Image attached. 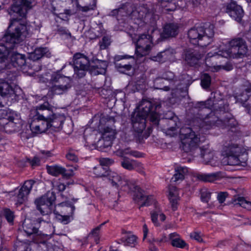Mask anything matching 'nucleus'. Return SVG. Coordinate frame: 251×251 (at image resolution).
Segmentation results:
<instances>
[{
	"label": "nucleus",
	"mask_w": 251,
	"mask_h": 251,
	"mask_svg": "<svg viewBox=\"0 0 251 251\" xmlns=\"http://www.w3.org/2000/svg\"><path fill=\"white\" fill-rule=\"evenodd\" d=\"M248 50L243 39L235 38L230 40L227 45L222 44L217 47L213 53H208L205 59V64L207 66L213 68L216 71L221 69L229 71L233 69L232 64L228 62L222 65L221 60L224 58H242L247 54Z\"/></svg>",
	"instance_id": "f257e3e1"
},
{
	"label": "nucleus",
	"mask_w": 251,
	"mask_h": 251,
	"mask_svg": "<svg viewBox=\"0 0 251 251\" xmlns=\"http://www.w3.org/2000/svg\"><path fill=\"white\" fill-rule=\"evenodd\" d=\"M109 180L112 185L117 189H121L128 193L134 192L133 196L134 201L140 205V207L144 206H149L153 204L155 209L151 212V220L154 225L158 226L160 225L157 219L158 216L161 222L166 219L165 215L161 212L159 207L157 206V202L152 196H147L135 184L125 177L122 178L115 172H111L108 174Z\"/></svg>",
	"instance_id": "f03ea898"
},
{
	"label": "nucleus",
	"mask_w": 251,
	"mask_h": 251,
	"mask_svg": "<svg viewBox=\"0 0 251 251\" xmlns=\"http://www.w3.org/2000/svg\"><path fill=\"white\" fill-rule=\"evenodd\" d=\"M161 107V104L155 101L143 100L141 101L138 109L131 115V120L134 131L142 133L145 129L146 118L150 116V121L152 124L158 126L159 115L156 111Z\"/></svg>",
	"instance_id": "7ed1b4c3"
},
{
	"label": "nucleus",
	"mask_w": 251,
	"mask_h": 251,
	"mask_svg": "<svg viewBox=\"0 0 251 251\" xmlns=\"http://www.w3.org/2000/svg\"><path fill=\"white\" fill-rule=\"evenodd\" d=\"M14 24L15 27L12 32H7L0 40V45L7 50L13 49L16 45L19 44L28 35L27 26L20 24L16 19L11 20L8 28Z\"/></svg>",
	"instance_id": "20e7f679"
},
{
	"label": "nucleus",
	"mask_w": 251,
	"mask_h": 251,
	"mask_svg": "<svg viewBox=\"0 0 251 251\" xmlns=\"http://www.w3.org/2000/svg\"><path fill=\"white\" fill-rule=\"evenodd\" d=\"M214 25H210L207 27H193L188 31L190 42L202 48L208 46L212 41L214 35Z\"/></svg>",
	"instance_id": "39448f33"
},
{
	"label": "nucleus",
	"mask_w": 251,
	"mask_h": 251,
	"mask_svg": "<svg viewBox=\"0 0 251 251\" xmlns=\"http://www.w3.org/2000/svg\"><path fill=\"white\" fill-rule=\"evenodd\" d=\"M72 78L57 73L51 75L50 83L51 86L49 89L48 95L53 97L55 95L66 94L72 87Z\"/></svg>",
	"instance_id": "423d86ee"
},
{
	"label": "nucleus",
	"mask_w": 251,
	"mask_h": 251,
	"mask_svg": "<svg viewBox=\"0 0 251 251\" xmlns=\"http://www.w3.org/2000/svg\"><path fill=\"white\" fill-rule=\"evenodd\" d=\"M224 152L228 165L243 167L247 165L248 153L243 151L238 145H231L226 147Z\"/></svg>",
	"instance_id": "0eeeda50"
},
{
	"label": "nucleus",
	"mask_w": 251,
	"mask_h": 251,
	"mask_svg": "<svg viewBox=\"0 0 251 251\" xmlns=\"http://www.w3.org/2000/svg\"><path fill=\"white\" fill-rule=\"evenodd\" d=\"M182 149L186 152H191L198 147L200 138L190 127H182L180 130Z\"/></svg>",
	"instance_id": "6e6552de"
},
{
	"label": "nucleus",
	"mask_w": 251,
	"mask_h": 251,
	"mask_svg": "<svg viewBox=\"0 0 251 251\" xmlns=\"http://www.w3.org/2000/svg\"><path fill=\"white\" fill-rule=\"evenodd\" d=\"M132 4L127 3L123 4L122 7L113 12H122L123 10L126 11V15H130L132 18L143 20L146 18L150 17L151 15L148 12V10L144 6H139L133 9Z\"/></svg>",
	"instance_id": "1a4fd4ad"
},
{
	"label": "nucleus",
	"mask_w": 251,
	"mask_h": 251,
	"mask_svg": "<svg viewBox=\"0 0 251 251\" xmlns=\"http://www.w3.org/2000/svg\"><path fill=\"white\" fill-rule=\"evenodd\" d=\"M55 200L54 194L53 192H48L46 195L37 199L35 201V203L41 214L46 215L51 213Z\"/></svg>",
	"instance_id": "9d476101"
},
{
	"label": "nucleus",
	"mask_w": 251,
	"mask_h": 251,
	"mask_svg": "<svg viewBox=\"0 0 251 251\" xmlns=\"http://www.w3.org/2000/svg\"><path fill=\"white\" fill-rule=\"evenodd\" d=\"M35 4V0H15L9 14L20 18L25 17L27 11Z\"/></svg>",
	"instance_id": "9b49d317"
},
{
	"label": "nucleus",
	"mask_w": 251,
	"mask_h": 251,
	"mask_svg": "<svg viewBox=\"0 0 251 251\" xmlns=\"http://www.w3.org/2000/svg\"><path fill=\"white\" fill-rule=\"evenodd\" d=\"M152 37L149 34H142L139 36L136 44V52L138 56L142 57L149 54L153 47Z\"/></svg>",
	"instance_id": "f8f14e48"
},
{
	"label": "nucleus",
	"mask_w": 251,
	"mask_h": 251,
	"mask_svg": "<svg viewBox=\"0 0 251 251\" xmlns=\"http://www.w3.org/2000/svg\"><path fill=\"white\" fill-rule=\"evenodd\" d=\"M21 122L20 115L14 112H10L6 118L0 119V124H2L5 130L10 133L15 131L16 127L21 125Z\"/></svg>",
	"instance_id": "ddd939ff"
},
{
	"label": "nucleus",
	"mask_w": 251,
	"mask_h": 251,
	"mask_svg": "<svg viewBox=\"0 0 251 251\" xmlns=\"http://www.w3.org/2000/svg\"><path fill=\"white\" fill-rule=\"evenodd\" d=\"M34 183L35 181L32 179L26 180L19 190L15 191L14 200L17 203L21 204L27 200V196Z\"/></svg>",
	"instance_id": "4468645a"
},
{
	"label": "nucleus",
	"mask_w": 251,
	"mask_h": 251,
	"mask_svg": "<svg viewBox=\"0 0 251 251\" xmlns=\"http://www.w3.org/2000/svg\"><path fill=\"white\" fill-rule=\"evenodd\" d=\"M32 219L30 218H25L23 224V228L24 231L28 235L37 233L38 232V225L42 222H45L42 218L37 219L32 217Z\"/></svg>",
	"instance_id": "2eb2a0df"
},
{
	"label": "nucleus",
	"mask_w": 251,
	"mask_h": 251,
	"mask_svg": "<svg viewBox=\"0 0 251 251\" xmlns=\"http://www.w3.org/2000/svg\"><path fill=\"white\" fill-rule=\"evenodd\" d=\"M133 56L128 55H115L114 57V64L115 68L121 73H125L131 69L132 66L129 62H120L123 59L133 58Z\"/></svg>",
	"instance_id": "dca6fc26"
},
{
	"label": "nucleus",
	"mask_w": 251,
	"mask_h": 251,
	"mask_svg": "<svg viewBox=\"0 0 251 251\" xmlns=\"http://www.w3.org/2000/svg\"><path fill=\"white\" fill-rule=\"evenodd\" d=\"M107 67V62L97 59H92L89 66V72L92 75H97L104 74Z\"/></svg>",
	"instance_id": "f3484780"
},
{
	"label": "nucleus",
	"mask_w": 251,
	"mask_h": 251,
	"mask_svg": "<svg viewBox=\"0 0 251 251\" xmlns=\"http://www.w3.org/2000/svg\"><path fill=\"white\" fill-rule=\"evenodd\" d=\"M224 124L225 121L220 119L215 113L212 112L205 118L202 126L205 129H209L216 126H222Z\"/></svg>",
	"instance_id": "a211bd4d"
},
{
	"label": "nucleus",
	"mask_w": 251,
	"mask_h": 251,
	"mask_svg": "<svg viewBox=\"0 0 251 251\" xmlns=\"http://www.w3.org/2000/svg\"><path fill=\"white\" fill-rule=\"evenodd\" d=\"M226 12L237 22H240L244 15L242 7L237 5L235 2H231L227 5Z\"/></svg>",
	"instance_id": "6ab92c4d"
},
{
	"label": "nucleus",
	"mask_w": 251,
	"mask_h": 251,
	"mask_svg": "<svg viewBox=\"0 0 251 251\" xmlns=\"http://www.w3.org/2000/svg\"><path fill=\"white\" fill-rule=\"evenodd\" d=\"M53 106L48 102H45L37 107V113L35 117L42 118L46 120H50L52 115Z\"/></svg>",
	"instance_id": "aec40b11"
},
{
	"label": "nucleus",
	"mask_w": 251,
	"mask_h": 251,
	"mask_svg": "<svg viewBox=\"0 0 251 251\" xmlns=\"http://www.w3.org/2000/svg\"><path fill=\"white\" fill-rule=\"evenodd\" d=\"M116 131L115 129L109 127H105L103 128L102 139L99 141V143L104 142L103 147L107 148L111 146L112 141L115 138Z\"/></svg>",
	"instance_id": "412c9836"
},
{
	"label": "nucleus",
	"mask_w": 251,
	"mask_h": 251,
	"mask_svg": "<svg viewBox=\"0 0 251 251\" xmlns=\"http://www.w3.org/2000/svg\"><path fill=\"white\" fill-rule=\"evenodd\" d=\"M7 56L9 59L10 67L12 66L15 67H22L25 64V57L24 54L17 52H9Z\"/></svg>",
	"instance_id": "4be33fe9"
},
{
	"label": "nucleus",
	"mask_w": 251,
	"mask_h": 251,
	"mask_svg": "<svg viewBox=\"0 0 251 251\" xmlns=\"http://www.w3.org/2000/svg\"><path fill=\"white\" fill-rule=\"evenodd\" d=\"M73 62L75 67L76 68H89L91 61L84 54L77 52L73 56Z\"/></svg>",
	"instance_id": "5701e85b"
},
{
	"label": "nucleus",
	"mask_w": 251,
	"mask_h": 251,
	"mask_svg": "<svg viewBox=\"0 0 251 251\" xmlns=\"http://www.w3.org/2000/svg\"><path fill=\"white\" fill-rule=\"evenodd\" d=\"M65 119V116L63 114H52L49 120L50 128L55 131L60 129L62 127Z\"/></svg>",
	"instance_id": "b1692460"
},
{
	"label": "nucleus",
	"mask_w": 251,
	"mask_h": 251,
	"mask_svg": "<svg viewBox=\"0 0 251 251\" xmlns=\"http://www.w3.org/2000/svg\"><path fill=\"white\" fill-rule=\"evenodd\" d=\"M201 155L205 164H210L212 166H216L218 163L214 160V152L209 148L201 149Z\"/></svg>",
	"instance_id": "393cba45"
},
{
	"label": "nucleus",
	"mask_w": 251,
	"mask_h": 251,
	"mask_svg": "<svg viewBox=\"0 0 251 251\" xmlns=\"http://www.w3.org/2000/svg\"><path fill=\"white\" fill-rule=\"evenodd\" d=\"M121 165L124 169L129 171L136 170L138 172H142V164L134 160L125 158L121 162Z\"/></svg>",
	"instance_id": "a878e982"
},
{
	"label": "nucleus",
	"mask_w": 251,
	"mask_h": 251,
	"mask_svg": "<svg viewBox=\"0 0 251 251\" xmlns=\"http://www.w3.org/2000/svg\"><path fill=\"white\" fill-rule=\"evenodd\" d=\"M202 55L196 50H187L185 53V61L190 66H194L198 63Z\"/></svg>",
	"instance_id": "bb28decb"
},
{
	"label": "nucleus",
	"mask_w": 251,
	"mask_h": 251,
	"mask_svg": "<svg viewBox=\"0 0 251 251\" xmlns=\"http://www.w3.org/2000/svg\"><path fill=\"white\" fill-rule=\"evenodd\" d=\"M168 198L173 210L174 211L176 210L178 205V201L179 200L178 190L176 187L174 186H169Z\"/></svg>",
	"instance_id": "cd10ccee"
},
{
	"label": "nucleus",
	"mask_w": 251,
	"mask_h": 251,
	"mask_svg": "<svg viewBox=\"0 0 251 251\" xmlns=\"http://www.w3.org/2000/svg\"><path fill=\"white\" fill-rule=\"evenodd\" d=\"M171 115H173V114L171 113ZM177 122L178 118L176 116H171V118H166L161 121L162 123L166 125V126H163V130L166 132L175 131L177 126Z\"/></svg>",
	"instance_id": "c85d7f7f"
},
{
	"label": "nucleus",
	"mask_w": 251,
	"mask_h": 251,
	"mask_svg": "<svg viewBox=\"0 0 251 251\" xmlns=\"http://www.w3.org/2000/svg\"><path fill=\"white\" fill-rule=\"evenodd\" d=\"M178 26L176 24H168L166 25L163 29L161 36L167 38L170 37H174L178 34Z\"/></svg>",
	"instance_id": "c756f323"
},
{
	"label": "nucleus",
	"mask_w": 251,
	"mask_h": 251,
	"mask_svg": "<svg viewBox=\"0 0 251 251\" xmlns=\"http://www.w3.org/2000/svg\"><path fill=\"white\" fill-rule=\"evenodd\" d=\"M0 95L2 97H11L16 95V91L6 81H0Z\"/></svg>",
	"instance_id": "7c9ffc66"
},
{
	"label": "nucleus",
	"mask_w": 251,
	"mask_h": 251,
	"mask_svg": "<svg viewBox=\"0 0 251 251\" xmlns=\"http://www.w3.org/2000/svg\"><path fill=\"white\" fill-rule=\"evenodd\" d=\"M55 209H57L61 214L68 215L73 217L75 207L66 202L58 204Z\"/></svg>",
	"instance_id": "2f4dec72"
},
{
	"label": "nucleus",
	"mask_w": 251,
	"mask_h": 251,
	"mask_svg": "<svg viewBox=\"0 0 251 251\" xmlns=\"http://www.w3.org/2000/svg\"><path fill=\"white\" fill-rule=\"evenodd\" d=\"M169 239L171 241V245L174 247L184 249L187 246L185 241L182 240L180 235L176 232L170 234Z\"/></svg>",
	"instance_id": "473e14b6"
},
{
	"label": "nucleus",
	"mask_w": 251,
	"mask_h": 251,
	"mask_svg": "<svg viewBox=\"0 0 251 251\" xmlns=\"http://www.w3.org/2000/svg\"><path fill=\"white\" fill-rule=\"evenodd\" d=\"M173 57V52L170 50H166L158 53L156 56H152L151 60L159 62H164L171 60Z\"/></svg>",
	"instance_id": "72a5a7b5"
},
{
	"label": "nucleus",
	"mask_w": 251,
	"mask_h": 251,
	"mask_svg": "<svg viewBox=\"0 0 251 251\" xmlns=\"http://www.w3.org/2000/svg\"><path fill=\"white\" fill-rule=\"evenodd\" d=\"M223 174L221 172H217L210 174H203L199 175L198 178L204 182H213L223 177Z\"/></svg>",
	"instance_id": "f704fd0d"
},
{
	"label": "nucleus",
	"mask_w": 251,
	"mask_h": 251,
	"mask_svg": "<svg viewBox=\"0 0 251 251\" xmlns=\"http://www.w3.org/2000/svg\"><path fill=\"white\" fill-rule=\"evenodd\" d=\"M175 171L176 173L172 178V180L175 182L182 180L184 178V176L188 172V169L186 167L181 166L176 168Z\"/></svg>",
	"instance_id": "c9c22d12"
},
{
	"label": "nucleus",
	"mask_w": 251,
	"mask_h": 251,
	"mask_svg": "<svg viewBox=\"0 0 251 251\" xmlns=\"http://www.w3.org/2000/svg\"><path fill=\"white\" fill-rule=\"evenodd\" d=\"M232 202L234 205H239L248 210H251V202L247 201L243 197H238L234 198Z\"/></svg>",
	"instance_id": "e433bc0d"
},
{
	"label": "nucleus",
	"mask_w": 251,
	"mask_h": 251,
	"mask_svg": "<svg viewBox=\"0 0 251 251\" xmlns=\"http://www.w3.org/2000/svg\"><path fill=\"white\" fill-rule=\"evenodd\" d=\"M125 245L134 247L137 243V237L130 232L126 233L122 238Z\"/></svg>",
	"instance_id": "4c0bfd02"
},
{
	"label": "nucleus",
	"mask_w": 251,
	"mask_h": 251,
	"mask_svg": "<svg viewBox=\"0 0 251 251\" xmlns=\"http://www.w3.org/2000/svg\"><path fill=\"white\" fill-rule=\"evenodd\" d=\"M47 52V49L44 48H36L30 55V58L35 61L44 56Z\"/></svg>",
	"instance_id": "58836bf2"
},
{
	"label": "nucleus",
	"mask_w": 251,
	"mask_h": 251,
	"mask_svg": "<svg viewBox=\"0 0 251 251\" xmlns=\"http://www.w3.org/2000/svg\"><path fill=\"white\" fill-rule=\"evenodd\" d=\"M47 170L49 174L57 176L59 175H62V173H63L64 171V168L58 165L47 166Z\"/></svg>",
	"instance_id": "ea45409f"
},
{
	"label": "nucleus",
	"mask_w": 251,
	"mask_h": 251,
	"mask_svg": "<svg viewBox=\"0 0 251 251\" xmlns=\"http://www.w3.org/2000/svg\"><path fill=\"white\" fill-rule=\"evenodd\" d=\"M54 213L56 219L64 225L68 224L73 219L71 215L61 214L57 209L54 210Z\"/></svg>",
	"instance_id": "a19ab883"
},
{
	"label": "nucleus",
	"mask_w": 251,
	"mask_h": 251,
	"mask_svg": "<svg viewBox=\"0 0 251 251\" xmlns=\"http://www.w3.org/2000/svg\"><path fill=\"white\" fill-rule=\"evenodd\" d=\"M160 6L166 11H174L176 8L175 3L170 0H161Z\"/></svg>",
	"instance_id": "79ce46f5"
},
{
	"label": "nucleus",
	"mask_w": 251,
	"mask_h": 251,
	"mask_svg": "<svg viewBox=\"0 0 251 251\" xmlns=\"http://www.w3.org/2000/svg\"><path fill=\"white\" fill-rule=\"evenodd\" d=\"M162 78L164 79L173 82L176 86H178L180 84L179 81L177 80L174 73L172 72L167 71L165 72L162 75Z\"/></svg>",
	"instance_id": "37998d69"
},
{
	"label": "nucleus",
	"mask_w": 251,
	"mask_h": 251,
	"mask_svg": "<svg viewBox=\"0 0 251 251\" xmlns=\"http://www.w3.org/2000/svg\"><path fill=\"white\" fill-rule=\"evenodd\" d=\"M35 119L40 126V127H41V130L43 131V132H46L48 129L50 128L49 121L42 118H39L37 116L35 117Z\"/></svg>",
	"instance_id": "c03bdc74"
},
{
	"label": "nucleus",
	"mask_w": 251,
	"mask_h": 251,
	"mask_svg": "<svg viewBox=\"0 0 251 251\" xmlns=\"http://www.w3.org/2000/svg\"><path fill=\"white\" fill-rule=\"evenodd\" d=\"M30 130L32 133L35 134H40L43 133V131L41 130V127L38 124L36 119L34 118L30 124Z\"/></svg>",
	"instance_id": "a18cd8bd"
},
{
	"label": "nucleus",
	"mask_w": 251,
	"mask_h": 251,
	"mask_svg": "<svg viewBox=\"0 0 251 251\" xmlns=\"http://www.w3.org/2000/svg\"><path fill=\"white\" fill-rule=\"evenodd\" d=\"M235 98L237 102H240L241 103H244L249 99V95L244 91L240 94H236Z\"/></svg>",
	"instance_id": "49530a36"
},
{
	"label": "nucleus",
	"mask_w": 251,
	"mask_h": 251,
	"mask_svg": "<svg viewBox=\"0 0 251 251\" xmlns=\"http://www.w3.org/2000/svg\"><path fill=\"white\" fill-rule=\"evenodd\" d=\"M89 71V68H76L74 67L75 74L74 77L81 78L84 76L86 75V71Z\"/></svg>",
	"instance_id": "de8ad7c7"
},
{
	"label": "nucleus",
	"mask_w": 251,
	"mask_h": 251,
	"mask_svg": "<svg viewBox=\"0 0 251 251\" xmlns=\"http://www.w3.org/2000/svg\"><path fill=\"white\" fill-rule=\"evenodd\" d=\"M211 83V77L207 74H204L201 78V85L203 88H207Z\"/></svg>",
	"instance_id": "09e8293b"
},
{
	"label": "nucleus",
	"mask_w": 251,
	"mask_h": 251,
	"mask_svg": "<svg viewBox=\"0 0 251 251\" xmlns=\"http://www.w3.org/2000/svg\"><path fill=\"white\" fill-rule=\"evenodd\" d=\"M66 157L68 160L74 162H77L78 161L77 155L75 154V151L72 149L68 150L66 154Z\"/></svg>",
	"instance_id": "8fccbe9b"
},
{
	"label": "nucleus",
	"mask_w": 251,
	"mask_h": 251,
	"mask_svg": "<svg viewBox=\"0 0 251 251\" xmlns=\"http://www.w3.org/2000/svg\"><path fill=\"white\" fill-rule=\"evenodd\" d=\"M94 174L97 177H102L106 176V171L102 166L99 165L94 168Z\"/></svg>",
	"instance_id": "3c124183"
},
{
	"label": "nucleus",
	"mask_w": 251,
	"mask_h": 251,
	"mask_svg": "<svg viewBox=\"0 0 251 251\" xmlns=\"http://www.w3.org/2000/svg\"><path fill=\"white\" fill-rule=\"evenodd\" d=\"M3 215L8 223H13L14 218L13 212L9 209H5L3 211Z\"/></svg>",
	"instance_id": "603ef678"
},
{
	"label": "nucleus",
	"mask_w": 251,
	"mask_h": 251,
	"mask_svg": "<svg viewBox=\"0 0 251 251\" xmlns=\"http://www.w3.org/2000/svg\"><path fill=\"white\" fill-rule=\"evenodd\" d=\"M0 60L1 61L0 62V70L10 68V64L9 63V59L8 58V56L3 57L0 58Z\"/></svg>",
	"instance_id": "864d4df0"
},
{
	"label": "nucleus",
	"mask_w": 251,
	"mask_h": 251,
	"mask_svg": "<svg viewBox=\"0 0 251 251\" xmlns=\"http://www.w3.org/2000/svg\"><path fill=\"white\" fill-rule=\"evenodd\" d=\"M96 227L95 228L93 229L91 233L89 234V236L90 237H93L95 241L98 243L99 240V235L100 233V228L101 227V225Z\"/></svg>",
	"instance_id": "5fc2aeb1"
},
{
	"label": "nucleus",
	"mask_w": 251,
	"mask_h": 251,
	"mask_svg": "<svg viewBox=\"0 0 251 251\" xmlns=\"http://www.w3.org/2000/svg\"><path fill=\"white\" fill-rule=\"evenodd\" d=\"M122 154H130L133 156L139 157H141L140 153L136 151H130L129 148L125 149L121 151Z\"/></svg>",
	"instance_id": "6e6d98bb"
},
{
	"label": "nucleus",
	"mask_w": 251,
	"mask_h": 251,
	"mask_svg": "<svg viewBox=\"0 0 251 251\" xmlns=\"http://www.w3.org/2000/svg\"><path fill=\"white\" fill-rule=\"evenodd\" d=\"M76 170V168L75 167L68 170L64 168V171H63V173H62V176L66 178H69L74 176V171Z\"/></svg>",
	"instance_id": "4d7b16f0"
},
{
	"label": "nucleus",
	"mask_w": 251,
	"mask_h": 251,
	"mask_svg": "<svg viewBox=\"0 0 251 251\" xmlns=\"http://www.w3.org/2000/svg\"><path fill=\"white\" fill-rule=\"evenodd\" d=\"M100 49L101 50L105 49L110 45L109 38L107 37H103L101 41L100 42Z\"/></svg>",
	"instance_id": "13d9d810"
},
{
	"label": "nucleus",
	"mask_w": 251,
	"mask_h": 251,
	"mask_svg": "<svg viewBox=\"0 0 251 251\" xmlns=\"http://www.w3.org/2000/svg\"><path fill=\"white\" fill-rule=\"evenodd\" d=\"M211 197V193L205 190L201 193V199L203 201L208 202Z\"/></svg>",
	"instance_id": "bf43d9fd"
},
{
	"label": "nucleus",
	"mask_w": 251,
	"mask_h": 251,
	"mask_svg": "<svg viewBox=\"0 0 251 251\" xmlns=\"http://www.w3.org/2000/svg\"><path fill=\"white\" fill-rule=\"evenodd\" d=\"M227 196L228 193L226 192H221L218 194L217 199L220 203H222L225 201Z\"/></svg>",
	"instance_id": "052dcab7"
},
{
	"label": "nucleus",
	"mask_w": 251,
	"mask_h": 251,
	"mask_svg": "<svg viewBox=\"0 0 251 251\" xmlns=\"http://www.w3.org/2000/svg\"><path fill=\"white\" fill-rule=\"evenodd\" d=\"M169 240V237H167L166 235H163L160 238L152 239V241L157 243L158 245H161L162 243L167 242Z\"/></svg>",
	"instance_id": "680f3d73"
},
{
	"label": "nucleus",
	"mask_w": 251,
	"mask_h": 251,
	"mask_svg": "<svg viewBox=\"0 0 251 251\" xmlns=\"http://www.w3.org/2000/svg\"><path fill=\"white\" fill-rule=\"evenodd\" d=\"M56 26H57L56 30L60 34L69 35V36L71 35V33L66 28V27L61 26L58 25H56Z\"/></svg>",
	"instance_id": "e2e57ef3"
},
{
	"label": "nucleus",
	"mask_w": 251,
	"mask_h": 251,
	"mask_svg": "<svg viewBox=\"0 0 251 251\" xmlns=\"http://www.w3.org/2000/svg\"><path fill=\"white\" fill-rule=\"evenodd\" d=\"M113 160L108 158H103L100 160V165L101 166H108L113 163Z\"/></svg>",
	"instance_id": "0e129e2a"
},
{
	"label": "nucleus",
	"mask_w": 251,
	"mask_h": 251,
	"mask_svg": "<svg viewBox=\"0 0 251 251\" xmlns=\"http://www.w3.org/2000/svg\"><path fill=\"white\" fill-rule=\"evenodd\" d=\"M190 237L191 238L195 239L199 242H202V239L200 233L198 232H194L191 233Z\"/></svg>",
	"instance_id": "69168bd1"
},
{
	"label": "nucleus",
	"mask_w": 251,
	"mask_h": 251,
	"mask_svg": "<svg viewBox=\"0 0 251 251\" xmlns=\"http://www.w3.org/2000/svg\"><path fill=\"white\" fill-rule=\"evenodd\" d=\"M40 159L39 157L35 156L30 161V164L32 167L39 166L40 164Z\"/></svg>",
	"instance_id": "338daca9"
},
{
	"label": "nucleus",
	"mask_w": 251,
	"mask_h": 251,
	"mask_svg": "<svg viewBox=\"0 0 251 251\" xmlns=\"http://www.w3.org/2000/svg\"><path fill=\"white\" fill-rule=\"evenodd\" d=\"M41 154V157L46 158L51 156V152L49 151L42 150L40 152Z\"/></svg>",
	"instance_id": "774afa93"
}]
</instances>
